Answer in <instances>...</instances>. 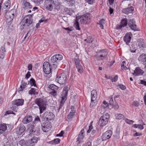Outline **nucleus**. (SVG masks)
<instances>
[{
	"mask_svg": "<svg viewBox=\"0 0 146 146\" xmlns=\"http://www.w3.org/2000/svg\"><path fill=\"white\" fill-rule=\"evenodd\" d=\"M91 17V14L87 13L81 16H78L76 18V20L81 24H86L90 21Z\"/></svg>",
	"mask_w": 146,
	"mask_h": 146,
	"instance_id": "f257e3e1",
	"label": "nucleus"
},
{
	"mask_svg": "<svg viewBox=\"0 0 146 146\" xmlns=\"http://www.w3.org/2000/svg\"><path fill=\"white\" fill-rule=\"evenodd\" d=\"M110 116L108 113L104 114L100 118L99 121V124L102 127H103L106 125L108 121Z\"/></svg>",
	"mask_w": 146,
	"mask_h": 146,
	"instance_id": "f03ea898",
	"label": "nucleus"
},
{
	"mask_svg": "<svg viewBox=\"0 0 146 146\" xmlns=\"http://www.w3.org/2000/svg\"><path fill=\"white\" fill-rule=\"evenodd\" d=\"M66 74L63 73L57 75L55 80L59 84H63L66 82Z\"/></svg>",
	"mask_w": 146,
	"mask_h": 146,
	"instance_id": "7ed1b4c3",
	"label": "nucleus"
},
{
	"mask_svg": "<svg viewBox=\"0 0 146 146\" xmlns=\"http://www.w3.org/2000/svg\"><path fill=\"white\" fill-rule=\"evenodd\" d=\"M68 92V87L66 86L64 87L63 89L62 94V100L60 104V106H62L66 101L67 96Z\"/></svg>",
	"mask_w": 146,
	"mask_h": 146,
	"instance_id": "20e7f679",
	"label": "nucleus"
},
{
	"mask_svg": "<svg viewBox=\"0 0 146 146\" xmlns=\"http://www.w3.org/2000/svg\"><path fill=\"white\" fill-rule=\"evenodd\" d=\"M91 103L90 106L92 107L95 105L96 102L97 98V93L95 90H93L91 92Z\"/></svg>",
	"mask_w": 146,
	"mask_h": 146,
	"instance_id": "39448f33",
	"label": "nucleus"
},
{
	"mask_svg": "<svg viewBox=\"0 0 146 146\" xmlns=\"http://www.w3.org/2000/svg\"><path fill=\"white\" fill-rule=\"evenodd\" d=\"M74 62L78 72L80 74L82 73L83 72V68L80 63V60L78 57L76 56L75 58Z\"/></svg>",
	"mask_w": 146,
	"mask_h": 146,
	"instance_id": "423d86ee",
	"label": "nucleus"
},
{
	"mask_svg": "<svg viewBox=\"0 0 146 146\" xmlns=\"http://www.w3.org/2000/svg\"><path fill=\"white\" fill-rule=\"evenodd\" d=\"M108 54L107 52L105 50H100L98 55L96 56L98 60H103L105 59Z\"/></svg>",
	"mask_w": 146,
	"mask_h": 146,
	"instance_id": "0eeeda50",
	"label": "nucleus"
},
{
	"mask_svg": "<svg viewBox=\"0 0 146 146\" xmlns=\"http://www.w3.org/2000/svg\"><path fill=\"white\" fill-rule=\"evenodd\" d=\"M43 70L45 74H48L51 72V69L49 63L46 62H44L43 65Z\"/></svg>",
	"mask_w": 146,
	"mask_h": 146,
	"instance_id": "6e6552de",
	"label": "nucleus"
},
{
	"mask_svg": "<svg viewBox=\"0 0 146 146\" xmlns=\"http://www.w3.org/2000/svg\"><path fill=\"white\" fill-rule=\"evenodd\" d=\"M84 130L82 129L81 130L80 133L76 139V143L78 146H81L82 143L83 142V139L84 137Z\"/></svg>",
	"mask_w": 146,
	"mask_h": 146,
	"instance_id": "1a4fd4ad",
	"label": "nucleus"
},
{
	"mask_svg": "<svg viewBox=\"0 0 146 146\" xmlns=\"http://www.w3.org/2000/svg\"><path fill=\"white\" fill-rule=\"evenodd\" d=\"M112 131L108 130L104 133L102 136V139L103 141H106L109 139L112 135Z\"/></svg>",
	"mask_w": 146,
	"mask_h": 146,
	"instance_id": "9d476101",
	"label": "nucleus"
},
{
	"mask_svg": "<svg viewBox=\"0 0 146 146\" xmlns=\"http://www.w3.org/2000/svg\"><path fill=\"white\" fill-rule=\"evenodd\" d=\"M38 141V138L36 137H34L32 139L26 141V146H33L35 143H37Z\"/></svg>",
	"mask_w": 146,
	"mask_h": 146,
	"instance_id": "9b49d317",
	"label": "nucleus"
},
{
	"mask_svg": "<svg viewBox=\"0 0 146 146\" xmlns=\"http://www.w3.org/2000/svg\"><path fill=\"white\" fill-rule=\"evenodd\" d=\"M36 104L39 107L40 110V113H42L43 111L46 109V105L45 104L40 100H38L36 101Z\"/></svg>",
	"mask_w": 146,
	"mask_h": 146,
	"instance_id": "f8f14e48",
	"label": "nucleus"
},
{
	"mask_svg": "<svg viewBox=\"0 0 146 146\" xmlns=\"http://www.w3.org/2000/svg\"><path fill=\"white\" fill-rule=\"evenodd\" d=\"M26 130V128L23 125H20L16 129V132L17 134L21 135L23 134Z\"/></svg>",
	"mask_w": 146,
	"mask_h": 146,
	"instance_id": "ddd939ff",
	"label": "nucleus"
},
{
	"mask_svg": "<svg viewBox=\"0 0 146 146\" xmlns=\"http://www.w3.org/2000/svg\"><path fill=\"white\" fill-rule=\"evenodd\" d=\"M51 127L50 123H43L42 125V128L44 132H47L49 131Z\"/></svg>",
	"mask_w": 146,
	"mask_h": 146,
	"instance_id": "4468645a",
	"label": "nucleus"
},
{
	"mask_svg": "<svg viewBox=\"0 0 146 146\" xmlns=\"http://www.w3.org/2000/svg\"><path fill=\"white\" fill-rule=\"evenodd\" d=\"M135 21L133 19L130 20L128 25L129 27L132 30L134 31H138L136 25L135 24Z\"/></svg>",
	"mask_w": 146,
	"mask_h": 146,
	"instance_id": "2eb2a0df",
	"label": "nucleus"
},
{
	"mask_svg": "<svg viewBox=\"0 0 146 146\" xmlns=\"http://www.w3.org/2000/svg\"><path fill=\"white\" fill-rule=\"evenodd\" d=\"M44 115L48 121L50 120L54 119L55 116L51 112H45Z\"/></svg>",
	"mask_w": 146,
	"mask_h": 146,
	"instance_id": "dca6fc26",
	"label": "nucleus"
},
{
	"mask_svg": "<svg viewBox=\"0 0 146 146\" xmlns=\"http://www.w3.org/2000/svg\"><path fill=\"white\" fill-rule=\"evenodd\" d=\"M144 73L143 71L139 67H136L134 72L133 74L136 76H141Z\"/></svg>",
	"mask_w": 146,
	"mask_h": 146,
	"instance_id": "f3484780",
	"label": "nucleus"
},
{
	"mask_svg": "<svg viewBox=\"0 0 146 146\" xmlns=\"http://www.w3.org/2000/svg\"><path fill=\"white\" fill-rule=\"evenodd\" d=\"M131 33H127L125 35L124 38V41L127 43H129L130 41L131 38L132 37Z\"/></svg>",
	"mask_w": 146,
	"mask_h": 146,
	"instance_id": "a211bd4d",
	"label": "nucleus"
},
{
	"mask_svg": "<svg viewBox=\"0 0 146 146\" xmlns=\"http://www.w3.org/2000/svg\"><path fill=\"white\" fill-rule=\"evenodd\" d=\"M32 117L30 115L26 116L23 119L22 122L24 124H27L31 122L32 120Z\"/></svg>",
	"mask_w": 146,
	"mask_h": 146,
	"instance_id": "6ab92c4d",
	"label": "nucleus"
},
{
	"mask_svg": "<svg viewBox=\"0 0 146 146\" xmlns=\"http://www.w3.org/2000/svg\"><path fill=\"white\" fill-rule=\"evenodd\" d=\"M23 7V8L27 9H30L32 8V5L30 3L27 2V1L24 0L22 1Z\"/></svg>",
	"mask_w": 146,
	"mask_h": 146,
	"instance_id": "aec40b11",
	"label": "nucleus"
},
{
	"mask_svg": "<svg viewBox=\"0 0 146 146\" xmlns=\"http://www.w3.org/2000/svg\"><path fill=\"white\" fill-rule=\"evenodd\" d=\"M32 22V18L29 16H27L25 19V22L24 24H22L23 26H28L31 24Z\"/></svg>",
	"mask_w": 146,
	"mask_h": 146,
	"instance_id": "412c9836",
	"label": "nucleus"
},
{
	"mask_svg": "<svg viewBox=\"0 0 146 146\" xmlns=\"http://www.w3.org/2000/svg\"><path fill=\"white\" fill-rule=\"evenodd\" d=\"M24 100L22 99L15 100L13 102V104L17 106H22L24 104Z\"/></svg>",
	"mask_w": 146,
	"mask_h": 146,
	"instance_id": "4be33fe9",
	"label": "nucleus"
},
{
	"mask_svg": "<svg viewBox=\"0 0 146 146\" xmlns=\"http://www.w3.org/2000/svg\"><path fill=\"white\" fill-rule=\"evenodd\" d=\"M133 10V8L132 7H130L129 8L123 9L122 12L124 13L127 14L132 13Z\"/></svg>",
	"mask_w": 146,
	"mask_h": 146,
	"instance_id": "5701e85b",
	"label": "nucleus"
},
{
	"mask_svg": "<svg viewBox=\"0 0 146 146\" xmlns=\"http://www.w3.org/2000/svg\"><path fill=\"white\" fill-rule=\"evenodd\" d=\"M139 61L142 62L145 64H146V54H142L138 58Z\"/></svg>",
	"mask_w": 146,
	"mask_h": 146,
	"instance_id": "b1692460",
	"label": "nucleus"
},
{
	"mask_svg": "<svg viewBox=\"0 0 146 146\" xmlns=\"http://www.w3.org/2000/svg\"><path fill=\"white\" fill-rule=\"evenodd\" d=\"M70 108L72 110L68 115V118L69 119L72 118L75 112V111L74 110V106H72Z\"/></svg>",
	"mask_w": 146,
	"mask_h": 146,
	"instance_id": "393cba45",
	"label": "nucleus"
},
{
	"mask_svg": "<svg viewBox=\"0 0 146 146\" xmlns=\"http://www.w3.org/2000/svg\"><path fill=\"white\" fill-rule=\"evenodd\" d=\"M5 48L4 46H2L0 49V58L3 59L5 56Z\"/></svg>",
	"mask_w": 146,
	"mask_h": 146,
	"instance_id": "a878e982",
	"label": "nucleus"
},
{
	"mask_svg": "<svg viewBox=\"0 0 146 146\" xmlns=\"http://www.w3.org/2000/svg\"><path fill=\"white\" fill-rule=\"evenodd\" d=\"M137 42L138 46L140 48L142 49L145 47V44L142 39H139L137 41Z\"/></svg>",
	"mask_w": 146,
	"mask_h": 146,
	"instance_id": "bb28decb",
	"label": "nucleus"
},
{
	"mask_svg": "<svg viewBox=\"0 0 146 146\" xmlns=\"http://www.w3.org/2000/svg\"><path fill=\"white\" fill-rule=\"evenodd\" d=\"M35 123H33V124H29L28 125V130L29 131V132L31 134H32L33 132H35L34 129L35 125Z\"/></svg>",
	"mask_w": 146,
	"mask_h": 146,
	"instance_id": "cd10ccee",
	"label": "nucleus"
},
{
	"mask_svg": "<svg viewBox=\"0 0 146 146\" xmlns=\"http://www.w3.org/2000/svg\"><path fill=\"white\" fill-rule=\"evenodd\" d=\"M60 142V139L59 138H56L49 141L48 143L50 144L56 145L59 143Z\"/></svg>",
	"mask_w": 146,
	"mask_h": 146,
	"instance_id": "c85d7f7f",
	"label": "nucleus"
},
{
	"mask_svg": "<svg viewBox=\"0 0 146 146\" xmlns=\"http://www.w3.org/2000/svg\"><path fill=\"white\" fill-rule=\"evenodd\" d=\"M48 88L52 91H56L58 89V87L54 84H51L49 86Z\"/></svg>",
	"mask_w": 146,
	"mask_h": 146,
	"instance_id": "c756f323",
	"label": "nucleus"
},
{
	"mask_svg": "<svg viewBox=\"0 0 146 146\" xmlns=\"http://www.w3.org/2000/svg\"><path fill=\"white\" fill-rule=\"evenodd\" d=\"M127 20L126 18H124L121 21L120 26L121 27H124L127 25Z\"/></svg>",
	"mask_w": 146,
	"mask_h": 146,
	"instance_id": "7c9ffc66",
	"label": "nucleus"
},
{
	"mask_svg": "<svg viewBox=\"0 0 146 146\" xmlns=\"http://www.w3.org/2000/svg\"><path fill=\"white\" fill-rule=\"evenodd\" d=\"M8 16H7V20H9L10 23L13 20L14 15V13H12L10 12H9L8 13Z\"/></svg>",
	"mask_w": 146,
	"mask_h": 146,
	"instance_id": "2f4dec72",
	"label": "nucleus"
},
{
	"mask_svg": "<svg viewBox=\"0 0 146 146\" xmlns=\"http://www.w3.org/2000/svg\"><path fill=\"white\" fill-rule=\"evenodd\" d=\"M7 129V126L6 124L3 123L0 125V131L4 132Z\"/></svg>",
	"mask_w": 146,
	"mask_h": 146,
	"instance_id": "473e14b6",
	"label": "nucleus"
},
{
	"mask_svg": "<svg viewBox=\"0 0 146 146\" xmlns=\"http://www.w3.org/2000/svg\"><path fill=\"white\" fill-rule=\"evenodd\" d=\"M79 22L76 20V21L74 25V26L76 30L80 31V28L79 27Z\"/></svg>",
	"mask_w": 146,
	"mask_h": 146,
	"instance_id": "72a5a7b5",
	"label": "nucleus"
},
{
	"mask_svg": "<svg viewBox=\"0 0 146 146\" xmlns=\"http://www.w3.org/2000/svg\"><path fill=\"white\" fill-rule=\"evenodd\" d=\"M67 3L68 5L69 6L72 7L74 5V0H64Z\"/></svg>",
	"mask_w": 146,
	"mask_h": 146,
	"instance_id": "f704fd0d",
	"label": "nucleus"
},
{
	"mask_svg": "<svg viewBox=\"0 0 146 146\" xmlns=\"http://www.w3.org/2000/svg\"><path fill=\"white\" fill-rule=\"evenodd\" d=\"M105 20L103 19H102L100 20L98 23V24L100 25V28L102 29H104V24L105 23Z\"/></svg>",
	"mask_w": 146,
	"mask_h": 146,
	"instance_id": "c9c22d12",
	"label": "nucleus"
},
{
	"mask_svg": "<svg viewBox=\"0 0 146 146\" xmlns=\"http://www.w3.org/2000/svg\"><path fill=\"white\" fill-rule=\"evenodd\" d=\"M115 118L118 119H121L124 118V116L121 113H117L115 115Z\"/></svg>",
	"mask_w": 146,
	"mask_h": 146,
	"instance_id": "e433bc0d",
	"label": "nucleus"
},
{
	"mask_svg": "<svg viewBox=\"0 0 146 146\" xmlns=\"http://www.w3.org/2000/svg\"><path fill=\"white\" fill-rule=\"evenodd\" d=\"M54 4L53 3L52 0H46L44 2V6H47V5H48L50 4Z\"/></svg>",
	"mask_w": 146,
	"mask_h": 146,
	"instance_id": "4c0bfd02",
	"label": "nucleus"
},
{
	"mask_svg": "<svg viewBox=\"0 0 146 146\" xmlns=\"http://www.w3.org/2000/svg\"><path fill=\"white\" fill-rule=\"evenodd\" d=\"M29 93L30 94H37L36 89L34 88H32L29 91Z\"/></svg>",
	"mask_w": 146,
	"mask_h": 146,
	"instance_id": "58836bf2",
	"label": "nucleus"
},
{
	"mask_svg": "<svg viewBox=\"0 0 146 146\" xmlns=\"http://www.w3.org/2000/svg\"><path fill=\"white\" fill-rule=\"evenodd\" d=\"M63 29L64 30L68 31V33H70V32L73 31L74 30V29L72 27H68L67 28H65L64 27H63Z\"/></svg>",
	"mask_w": 146,
	"mask_h": 146,
	"instance_id": "ea45409f",
	"label": "nucleus"
},
{
	"mask_svg": "<svg viewBox=\"0 0 146 146\" xmlns=\"http://www.w3.org/2000/svg\"><path fill=\"white\" fill-rule=\"evenodd\" d=\"M44 6L47 10L50 11H51L53 9V4H50L48 5H47V6Z\"/></svg>",
	"mask_w": 146,
	"mask_h": 146,
	"instance_id": "a19ab883",
	"label": "nucleus"
},
{
	"mask_svg": "<svg viewBox=\"0 0 146 146\" xmlns=\"http://www.w3.org/2000/svg\"><path fill=\"white\" fill-rule=\"evenodd\" d=\"M30 83L31 86H33L35 87L36 86L35 80L33 78L31 79L30 80Z\"/></svg>",
	"mask_w": 146,
	"mask_h": 146,
	"instance_id": "79ce46f5",
	"label": "nucleus"
},
{
	"mask_svg": "<svg viewBox=\"0 0 146 146\" xmlns=\"http://www.w3.org/2000/svg\"><path fill=\"white\" fill-rule=\"evenodd\" d=\"M126 64V62L125 61H123L122 63L121 64V67L122 69L126 70L127 68V67L125 66Z\"/></svg>",
	"mask_w": 146,
	"mask_h": 146,
	"instance_id": "37998d69",
	"label": "nucleus"
},
{
	"mask_svg": "<svg viewBox=\"0 0 146 146\" xmlns=\"http://www.w3.org/2000/svg\"><path fill=\"white\" fill-rule=\"evenodd\" d=\"M124 120L127 123L129 124H131L134 122V121H133L129 120L127 118H125Z\"/></svg>",
	"mask_w": 146,
	"mask_h": 146,
	"instance_id": "c03bdc74",
	"label": "nucleus"
},
{
	"mask_svg": "<svg viewBox=\"0 0 146 146\" xmlns=\"http://www.w3.org/2000/svg\"><path fill=\"white\" fill-rule=\"evenodd\" d=\"M56 58H57L56 57L55 55H54L51 57L50 59V61L52 62H55L58 60Z\"/></svg>",
	"mask_w": 146,
	"mask_h": 146,
	"instance_id": "a18cd8bd",
	"label": "nucleus"
},
{
	"mask_svg": "<svg viewBox=\"0 0 146 146\" xmlns=\"http://www.w3.org/2000/svg\"><path fill=\"white\" fill-rule=\"evenodd\" d=\"M56 58H57V59L58 60H62L63 59V56L62 55L58 54L55 55Z\"/></svg>",
	"mask_w": 146,
	"mask_h": 146,
	"instance_id": "49530a36",
	"label": "nucleus"
},
{
	"mask_svg": "<svg viewBox=\"0 0 146 146\" xmlns=\"http://www.w3.org/2000/svg\"><path fill=\"white\" fill-rule=\"evenodd\" d=\"M85 1L89 4L92 5L95 2V0H85Z\"/></svg>",
	"mask_w": 146,
	"mask_h": 146,
	"instance_id": "de8ad7c7",
	"label": "nucleus"
},
{
	"mask_svg": "<svg viewBox=\"0 0 146 146\" xmlns=\"http://www.w3.org/2000/svg\"><path fill=\"white\" fill-rule=\"evenodd\" d=\"M19 144L21 146H26V141L23 139L21 140L19 142Z\"/></svg>",
	"mask_w": 146,
	"mask_h": 146,
	"instance_id": "09e8293b",
	"label": "nucleus"
},
{
	"mask_svg": "<svg viewBox=\"0 0 146 146\" xmlns=\"http://www.w3.org/2000/svg\"><path fill=\"white\" fill-rule=\"evenodd\" d=\"M139 103L137 101H134L132 104V105L134 106L137 107L139 106Z\"/></svg>",
	"mask_w": 146,
	"mask_h": 146,
	"instance_id": "8fccbe9b",
	"label": "nucleus"
},
{
	"mask_svg": "<svg viewBox=\"0 0 146 146\" xmlns=\"http://www.w3.org/2000/svg\"><path fill=\"white\" fill-rule=\"evenodd\" d=\"M11 6V3L8 2H6L5 3V8H6L7 9H9Z\"/></svg>",
	"mask_w": 146,
	"mask_h": 146,
	"instance_id": "3c124183",
	"label": "nucleus"
},
{
	"mask_svg": "<svg viewBox=\"0 0 146 146\" xmlns=\"http://www.w3.org/2000/svg\"><path fill=\"white\" fill-rule=\"evenodd\" d=\"M118 78V76L117 75H115L113 78H111L110 79L111 80L112 82H115L117 80Z\"/></svg>",
	"mask_w": 146,
	"mask_h": 146,
	"instance_id": "603ef678",
	"label": "nucleus"
},
{
	"mask_svg": "<svg viewBox=\"0 0 146 146\" xmlns=\"http://www.w3.org/2000/svg\"><path fill=\"white\" fill-rule=\"evenodd\" d=\"M50 94L53 97H56L57 95V92L56 91H52L50 92Z\"/></svg>",
	"mask_w": 146,
	"mask_h": 146,
	"instance_id": "864d4df0",
	"label": "nucleus"
},
{
	"mask_svg": "<svg viewBox=\"0 0 146 146\" xmlns=\"http://www.w3.org/2000/svg\"><path fill=\"white\" fill-rule=\"evenodd\" d=\"M108 106V104L106 101H104L103 102V105L102 106L104 107V108H106Z\"/></svg>",
	"mask_w": 146,
	"mask_h": 146,
	"instance_id": "5fc2aeb1",
	"label": "nucleus"
},
{
	"mask_svg": "<svg viewBox=\"0 0 146 146\" xmlns=\"http://www.w3.org/2000/svg\"><path fill=\"white\" fill-rule=\"evenodd\" d=\"M31 76L30 72L28 71L27 74L25 75V78L26 79H27L29 78Z\"/></svg>",
	"mask_w": 146,
	"mask_h": 146,
	"instance_id": "6e6d98bb",
	"label": "nucleus"
},
{
	"mask_svg": "<svg viewBox=\"0 0 146 146\" xmlns=\"http://www.w3.org/2000/svg\"><path fill=\"white\" fill-rule=\"evenodd\" d=\"M32 65L31 64H29L28 66V70H31L32 68Z\"/></svg>",
	"mask_w": 146,
	"mask_h": 146,
	"instance_id": "4d7b16f0",
	"label": "nucleus"
},
{
	"mask_svg": "<svg viewBox=\"0 0 146 146\" xmlns=\"http://www.w3.org/2000/svg\"><path fill=\"white\" fill-rule=\"evenodd\" d=\"M88 42L89 43L92 42H93V39L90 37H89L87 38Z\"/></svg>",
	"mask_w": 146,
	"mask_h": 146,
	"instance_id": "13d9d810",
	"label": "nucleus"
},
{
	"mask_svg": "<svg viewBox=\"0 0 146 146\" xmlns=\"http://www.w3.org/2000/svg\"><path fill=\"white\" fill-rule=\"evenodd\" d=\"M119 88L122 90H124L125 89V87L122 84H120L119 85Z\"/></svg>",
	"mask_w": 146,
	"mask_h": 146,
	"instance_id": "bf43d9fd",
	"label": "nucleus"
},
{
	"mask_svg": "<svg viewBox=\"0 0 146 146\" xmlns=\"http://www.w3.org/2000/svg\"><path fill=\"white\" fill-rule=\"evenodd\" d=\"M26 85L27 84L25 83L24 82L22 83V85L20 86V88H22V89H23L25 88Z\"/></svg>",
	"mask_w": 146,
	"mask_h": 146,
	"instance_id": "052dcab7",
	"label": "nucleus"
},
{
	"mask_svg": "<svg viewBox=\"0 0 146 146\" xmlns=\"http://www.w3.org/2000/svg\"><path fill=\"white\" fill-rule=\"evenodd\" d=\"M110 100V104H113V99L112 98H109Z\"/></svg>",
	"mask_w": 146,
	"mask_h": 146,
	"instance_id": "680f3d73",
	"label": "nucleus"
},
{
	"mask_svg": "<svg viewBox=\"0 0 146 146\" xmlns=\"http://www.w3.org/2000/svg\"><path fill=\"white\" fill-rule=\"evenodd\" d=\"M14 114V113L12 111H8L5 113V115L9 114Z\"/></svg>",
	"mask_w": 146,
	"mask_h": 146,
	"instance_id": "e2e57ef3",
	"label": "nucleus"
},
{
	"mask_svg": "<svg viewBox=\"0 0 146 146\" xmlns=\"http://www.w3.org/2000/svg\"><path fill=\"white\" fill-rule=\"evenodd\" d=\"M35 121L40 122V119L38 116H37L36 118H35Z\"/></svg>",
	"mask_w": 146,
	"mask_h": 146,
	"instance_id": "0e129e2a",
	"label": "nucleus"
},
{
	"mask_svg": "<svg viewBox=\"0 0 146 146\" xmlns=\"http://www.w3.org/2000/svg\"><path fill=\"white\" fill-rule=\"evenodd\" d=\"M141 84H143V85L146 86V81L143 80H141Z\"/></svg>",
	"mask_w": 146,
	"mask_h": 146,
	"instance_id": "69168bd1",
	"label": "nucleus"
},
{
	"mask_svg": "<svg viewBox=\"0 0 146 146\" xmlns=\"http://www.w3.org/2000/svg\"><path fill=\"white\" fill-rule=\"evenodd\" d=\"M86 146H92L91 143L89 141H88L86 145Z\"/></svg>",
	"mask_w": 146,
	"mask_h": 146,
	"instance_id": "338daca9",
	"label": "nucleus"
},
{
	"mask_svg": "<svg viewBox=\"0 0 146 146\" xmlns=\"http://www.w3.org/2000/svg\"><path fill=\"white\" fill-rule=\"evenodd\" d=\"M109 11L110 14H111L113 13V9L111 8L110 7L109 9Z\"/></svg>",
	"mask_w": 146,
	"mask_h": 146,
	"instance_id": "774afa93",
	"label": "nucleus"
}]
</instances>
